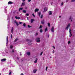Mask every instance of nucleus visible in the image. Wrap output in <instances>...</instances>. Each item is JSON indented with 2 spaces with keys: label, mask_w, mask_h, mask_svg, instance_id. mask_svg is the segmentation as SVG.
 <instances>
[{
  "label": "nucleus",
  "mask_w": 75,
  "mask_h": 75,
  "mask_svg": "<svg viewBox=\"0 0 75 75\" xmlns=\"http://www.w3.org/2000/svg\"><path fill=\"white\" fill-rule=\"evenodd\" d=\"M26 16H29V14H28V13H26Z\"/></svg>",
  "instance_id": "e433bc0d"
},
{
  "label": "nucleus",
  "mask_w": 75,
  "mask_h": 75,
  "mask_svg": "<svg viewBox=\"0 0 75 75\" xmlns=\"http://www.w3.org/2000/svg\"><path fill=\"white\" fill-rule=\"evenodd\" d=\"M54 27L53 26H52V29H51V31L52 32V33H54Z\"/></svg>",
  "instance_id": "39448f33"
},
{
  "label": "nucleus",
  "mask_w": 75,
  "mask_h": 75,
  "mask_svg": "<svg viewBox=\"0 0 75 75\" xmlns=\"http://www.w3.org/2000/svg\"><path fill=\"white\" fill-rule=\"evenodd\" d=\"M64 4V3H63V2H62V3H61V5L62 6H63V4Z\"/></svg>",
  "instance_id": "a19ab883"
},
{
  "label": "nucleus",
  "mask_w": 75,
  "mask_h": 75,
  "mask_svg": "<svg viewBox=\"0 0 75 75\" xmlns=\"http://www.w3.org/2000/svg\"><path fill=\"white\" fill-rule=\"evenodd\" d=\"M47 24L48 27H50V23H48Z\"/></svg>",
  "instance_id": "a878e982"
},
{
  "label": "nucleus",
  "mask_w": 75,
  "mask_h": 75,
  "mask_svg": "<svg viewBox=\"0 0 75 75\" xmlns=\"http://www.w3.org/2000/svg\"><path fill=\"white\" fill-rule=\"evenodd\" d=\"M52 47H53V48H54V49H55V47L54 46H52Z\"/></svg>",
  "instance_id": "4d7b16f0"
},
{
  "label": "nucleus",
  "mask_w": 75,
  "mask_h": 75,
  "mask_svg": "<svg viewBox=\"0 0 75 75\" xmlns=\"http://www.w3.org/2000/svg\"><path fill=\"white\" fill-rule=\"evenodd\" d=\"M14 23L16 24L17 26H18V25H19V24H18V22L16 21H14Z\"/></svg>",
  "instance_id": "423d86ee"
},
{
  "label": "nucleus",
  "mask_w": 75,
  "mask_h": 75,
  "mask_svg": "<svg viewBox=\"0 0 75 75\" xmlns=\"http://www.w3.org/2000/svg\"><path fill=\"white\" fill-rule=\"evenodd\" d=\"M31 1V0H28V1L29 2H30V1Z\"/></svg>",
  "instance_id": "79ce46f5"
},
{
  "label": "nucleus",
  "mask_w": 75,
  "mask_h": 75,
  "mask_svg": "<svg viewBox=\"0 0 75 75\" xmlns=\"http://www.w3.org/2000/svg\"><path fill=\"white\" fill-rule=\"evenodd\" d=\"M15 18H16V19H18V20H20V17H17V16H15Z\"/></svg>",
  "instance_id": "4468645a"
},
{
  "label": "nucleus",
  "mask_w": 75,
  "mask_h": 75,
  "mask_svg": "<svg viewBox=\"0 0 75 75\" xmlns=\"http://www.w3.org/2000/svg\"><path fill=\"white\" fill-rule=\"evenodd\" d=\"M24 2L25 1V0H22Z\"/></svg>",
  "instance_id": "864d4df0"
},
{
  "label": "nucleus",
  "mask_w": 75,
  "mask_h": 75,
  "mask_svg": "<svg viewBox=\"0 0 75 75\" xmlns=\"http://www.w3.org/2000/svg\"><path fill=\"white\" fill-rule=\"evenodd\" d=\"M38 35V33H36V34L35 35Z\"/></svg>",
  "instance_id": "3c124183"
},
{
  "label": "nucleus",
  "mask_w": 75,
  "mask_h": 75,
  "mask_svg": "<svg viewBox=\"0 0 75 75\" xmlns=\"http://www.w3.org/2000/svg\"><path fill=\"white\" fill-rule=\"evenodd\" d=\"M27 20H28V17L27 18Z\"/></svg>",
  "instance_id": "69168bd1"
},
{
  "label": "nucleus",
  "mask_w": 75,
  "mask_h": 75,
  "mask_svg": "<svg viewBox=\"0 0 75 75\" xmlns=\"http://www.w3.org/2000/svg\"><path fill=\"white\" fill-rule=\"evenodd\" d=\"M17 59H18V60L19 59V58H18V57H17Z\"/></svg>",
  "instance_id": "6e6d98bb"
},
{
  "label": "nucleus",
  "mask_w": 75,
  "mask_h": 75,
  "mask_svg": "<svg viewBox=\"0 0 75 75\" xmlns=\"http://www.w3.org/2000/svg\"><path fill=\"white\" fill-rule=\"evenodd\" d=\"M8 36H7L6 37V41H8Z\"/></svg>",
  "instance_id": "c85d7f7f"
},
{
  "label": "nucleus",
  "mask_w": 75,
  "mask_h": 75,
  "mask_svg": "<svg viewBox=\"0 0 75 75\" xmlns=\"http://www.w3.org/2000/svg\"><path fill=\"white\" fill-rule=\"evenodd\" d=\"M69 20H71V21H72V17H71V16H70V18H69Z\"/></svg>",
  "instance_id": "b1692460"
},
{
  "label": "nucleus",
  "mask_w": 75,
  "mask_h": 75,
  "mask_svg": "<svg viewBox=\"0 0 75 75\" xmlns=\"http://www.w3.org/2000/svg\"><path fill=\"white\" fill-rule=\"evenodd\" d=\"M26 54H27V55H28V56L30 55V54H31V53L29 52H27Z\"/></svg>",
  "instance_id": "f8f14e48"
},
{
  "label": "nucleus",
  "mask_w": 75,
  "mask_h": 75,
  "mask_svg": "<svg viewBox=\"0 0 75 75\" xmlns=\"http://www.w3.org/2000/svg\"><path fill=\"white\" fill-rule=\"evenodd\" d=\"M40 33H42V29H41L40 30Z\"/></svg>",
  "instance_id": "cd10ccee"
},
{
  "label": "nucleus",
  "mask_w": 75,
  "mask_h": 75,
  "mask_svg": "<svg viewBox=\"0 0 75 75\" xmlns=\"http://www.w3.org/2000/svg\"><path fill=\"white\" fill-rule=\"evenodd\" d=\"M7 59H1V61L2 62H4V61H6V60Z\"/></svg>",
  "instance_id": "0eeeda50"
},
{
  "label": "nucleus",
  "mask_w": 75,
  "mask_h": 75,
  "mask_svg": "<svg viewBox=\"0 0 75 75\" xmlns=\"http://www.w3.org/2000/svg\"><path fill=\"white\" fill-rule=\"evenodd\" d=\"M70 35H71V34H70Z\"/></svg>",
  "instance_id": "774afa93"
},
{
  "label": "nucleus",
  "mask_w": 75,
  "mask_h": 75,
  "mask_svg": "<svg viewBox=\"0 0 75 75\" xmlns=\"http://www.w3.org/2000/svg\"><path fill=\"white\" fill-rule=\"evenodd\" d=\"M59 18H61V16H59Z\"/></svg>",
  "instance_id": "bf43d9fd"
},
{
  "label": "nucleus",
  "mask_w": 75,
  "mask_h": 75,
  "mask_svg": "<svg viewBox=\"0 0 75 75\" xmlns=\"http://www.w3.org/2000/svg\"><path fill=\"white\" fill-rule=\"evenodd\" d=\"M23 13H25L26 12V10H23Z\"/></svg>",
  "instance_id": "4be33fe9"
},
{
  "label": "nucleus",
  "mask_w": 75,
  "mask_h": 75,
  "mask_svg": "<svg viewBox=\"0 0 75 75\" xmlns=\"http://www.w3.org/2000/svg\"><path fill=\"white\" fill-rule=\"evenodd\" d=\"M6 54H8V53L7 52H6Z\"/></svg>",
  "instance_id": "0e129e2a"
},
{
  "label": "nucleus",
  "mask_w": 75,
  "mask_h": 75,
  "mask_svg": "<svg viewBox=\"0 0 75 75\" xmlns=\"http://www.w3.org/2000/svg\"><path fill=\"white\" fill-rule=\"evenodd\" d=\"M37 70L36 69L33 70V73H35L37 72Z\"/></svg>",
  "instance_id": "a211bd4d"
},
{
  "label": "nucleus",
  "mask_w": 75,
  "mask_h": 75,
  "mask_svg": "<svg viewBox=\"0 0 75 75\" xmlns=\"http://www.w3.org/2000/svg\"><path fill=\"white\" fill-rule=\"evenodd\" d=\"M48 13L49 15H52V11H49L48 12Z\"/></svg>",
  "instance_id": "9d476101"
},
{
  "label": "nucleus",
  "mask_w": 75,
  "mask_h": 75,
  "mask_svg": "<svg viewBox=\"0 0 75 75\" xmlns=\"http://www.w3.org/2000/svg\"><path fill=\"white\" fill-rule=\"evenodd\" d=\"M70 25H71V24H70V23H69L67 27L66 28V29L67 30H68V28H69V27H70Z\"/></svg>",
  "instance_id": "7ed1b4c3"
},
{
  "label": "nucleus",
  "mask_w": 75,
  "mask_h": 75,
  "mask_svg": "<svg viewBox=\"0 0 75 75\" xmlns=\"http://www.w3.org/2000/svg\"><path fill=\"white\" fill-rule=\"evenodd\" d=\"M42 53H43V52H42L40 54V55H42Z\"/></svg>",
  "instance_id": "c9c22d12"
},
{
  "label": "nucleus",
  "mask_w": 75,
  "mask_h": 75,
  "mask_svg": "<svg viewBox=\"0 0 75 75\" xmlns=\"http://www.w3.org/2000/svg\"><path fill=\"white\" fill-rule=\"evenodd\" d=\"M11 74V71H10L9 73V75H10Z\"/></svg>",
  "instance_id": "4c0bfd02"
},
{
  "label": "nucleus",
  "mask_w": 75,
  "mask_h": 75,
  "mask_svg": "<svg viewBox=\"0 0 75 75\" xmlns=\"http://www.w3.org/2000/svg\"><path fill=\"white\" fill-rule=\"evenodd\" d=\"M18 38H17L15 40H14V42H16V41H18Z\"/></svg>",
  "instance_id": "412c9836"
},
{
  "label": "nucleus",
  "mask_w": 75,
  "mask_h": 75,
  "mask_svg": "<svg viewBox=\"0 0 75 75\" xmlns=\"http://www.w3.org/2000/svg\"><path fill=\"white\" fill-rule=\"evenodd\" d=\"M48 38H49V37H50V35H48Z\"/></svg>",
  "instance_id": "680f3d73"
},
{
  "label": "nucleus",
  "mask_w": 75,
  "mask_h": 75,
  "mask_svg": "<svg viewBox=\"0 0 75 75\" xmlns=\"http://www.w3.org/2000/svg\"><path fill=\"white\" fill-rule=\"evenodd\" d=\"M41 28H42V25H40V27H39V29H41Z\"/></svg>",
  "instance_id": "7c9ffc66"
},
{
  "label": "nucleus",
  "mask_w": 75,
  "mask_h": 75,
  "mask_svg": "<svg viewBox=\"0 0 75 75\" xmlns=\"http://www.w3.org/2000/svg\"><path fill=\"white\" fill-rule=\"evenodd\" d=\"M32 15H33V16L34 17H35V15L34 14V13H33L32 14Z\"/></svg>",
  "instance_id": "a18cd8bd"
},
{
  "label": "nucleus",
  "mask_w": 75,
  "mask_h": 75,
  "mask_svg": "<svg viewBox=\"0 0 75 75\" xmlns=\"http://www.w3.org/2000/svg\"><path fill=\"white\" fill-rule=\"evenodd\" d=\"M30 21L31 23H33V21H34V19H31Z\"/></svg>",
  "instance_id": "2eb2a0df"
},
{
  "label": "nucleus",
  "mask_w": 75,
  "mask_h": 75,
  "mask_svg": "<svg viewBox=\"0 0 75 75\" xmlns=\"http://www.w3.org/2000/svg\"><path fill=\"white\" fill-rule=\"evenodd\" d=\"M47 69H48V67H47L46 68V71H47Z\"/></svg>",
  "instance_id": "58836bf2"
},
{
  "label": "nucleus",
  "mask_w": 75,
  "mask_h": 75,
  "mask_svg": "<svg viewBox=\"0 0 75 75\" xmlns=\"http://www.w3.org/2000/svg\"><path fill=\"white\" fill-rule=\"evenodd\" d=\"M11 33L12 34H13V33H14V28L13 27H12L11 28Z\"/></svg>",
  "instance_id": "20e7f679"
},
{
  "label": "nucleus",
  "mask_w": 75,
  "mask_h": 75,
  "mask_svg": "<svg viewBox=\"0 0 75 75\" xmlns=\"http://www.w3.org/2000/svg\"><path fill=\"white\" fill-rule=\"evenodd\" d=\"M26 41H28V42H29L28 43V45H31V44H30V42H31L32 41H31V40H30L29 39H27Z\"/></svg>",
  "instance_id": "f257e3e1"
},
{
  "label": "nucleus",
  "mask_w": 75,
  "mask_h": 75,
  "mask_svg": "<svg viewBox=\"0 0 75 75\" xmlns=\"http://www.w3.org/2000/svg\"><path fill=\"white\" fill-rule=\"evenodd\" d=\"M38 60V59H37V58H36L35 60V61H34L35 63H37V62Z\"/></svg>",
  "instance_id": "aec40b11"
},
{
  "label": "nucleus",
  "mask_w": 75,
  "mask_h": 75,
  "mask_svg": "<svg viewBox=\"0 0 75 75\" xmlns=\"http://www.w3.org/2000/svg\"><path fill=\"white\" fill-rule=\"evenodd\" d=\"M38 14L39 16H40L41 15V12L40 11L39 12H38Z\"/></svg>",
  "instance_id": "6ab92c4d"
},
{
  "label": "nucleus",
  "mask_w": 75,
  "mask_h": 75,
  "mask_svg": "<svg viewBox=\"0 0 75 75\" xmlns=\"http://www.w3.org/2000/svg\"><path fill=\"white\" fill-rule=\"evenodd\" d=\"M22 22H19V24H22Z\"/></svg>",
  "instance_id": "37998d69"
},
{
  "label": "nucleus",
  "mask_w": 75,
  "mask_h": 75,
  "mask_svg": "<svg viewBox=\"0 0 75 75\" xmlns=\"http://www.w3.org/2000/svg\"><path fill=\"white\" fill-rule=\"evenodd\" d=\"M48 10V9L47 8H45L44 9V12H45L46 11H47Z\"/></svg>",
  "instance_id": "6e6552de"
},
{
  "label": "nucleus",
  "mask_w": 75,
  "mask_h": 75,
  "mask_svg": "<svg viewBox=\"0 0 75 75\" xmlns=\"http://www.w3.org/2000/svg\"><path fill=\"white\" fill-rule=\"evenodd\" d=\"M8 43V41H6V45Z\"/></svg>",
  "instance_id": "5fc2aeb1"
},
{
  "label": "nucleus",
  "mask_w": 75,
  "mask_h": 75,
  "mask_svg": "<svg viewBox=\"0 0 75 75\" xmlns=\"http://www.w3.org/2000/svg\"><path fill=\"white\" fill-rule=\"evenodd\" d=\"M75 1V0H72L71 1V2H74Z\"/></svg>",
  "instance_id": "f704fd0d"
},
{
  "label": "nucleus",
  "mask_w": 75,
  "mask_h": 75,
  "mask_svg": "<svg viewBox=\"0 0 75 75\" xmlns=\"http://www.w3.org/2000/svg\"><path fill=\"white\" fill-rule=\"evenodd\" d=\"M48 31V29H47V28H46L45 29V32H46Z\"/></svg>",
  "instance_id": "5701e85b"
},
{
  "label": "nucleus",
  "mask_w": 75,
  "mask_h": 75,
  "mask_svg": "<svg viewBox=\"0 0 75 75\" xmlns=\"http://www.w3.org/2000/svg\"><path fill=\"white\" fill-rule=\"evenodd\" d=\"M45 23V22L44 21V20H43L41 21V23L42 24H44V23Z\"/></svg>",
  "instance_id": "1a4fd4ad"
},
{
  "label": "nucleus",
  "mask_w": 75,
  "mask_h": 75,
  "mask_svg": "<svg viewBox=\"0 0 75 75\" xmlns=\"http://www.w3.org/2000/svg\"><path fill=\"white\" fill-rule=\"evenodd\" d=\"M71 28L70 27V28H69V33H70V35H71V34H72V33L71 32Z\"/></svg>",
  "instance_id": "f3484780"
},
{
  "label": "nucleus",
  "mask_w": 75,
  "mask_h": 75,
  "mask_svg": "<svg viewBox=\"0 0 75 75\" xmlns=\"http://www.w3.org/2000/svg\"><path fill=\"white\" fill-rule=\"evenodd\" d=\"M20 55H22V54H21V52H20Z\"/></svg>",
  "instance_id": "603ef678"
},
{
  "label": "nucleus",
  "mask_w": 75,
  "mask_h": 75,
  "mask_svg": "<svg viewBox=\"0 0 75 75\" xmlns=\"http://www.w3.org/2000/svg\"><path fill=\"white\" fill-rule=\"evenodd\" d=\"M10 48H11V49L12 48H13V46H10Z\"/></svg>",
  "instance_id": "ea45409f"
},
{
  "label": "nucleus",
  "mask_w": 75,
  "mask_h": 75,
  "mask_svg": "<svg viewBox=\"0 0 75 75\" xmlns=\"http://www.w3.org/2000/svg\"><path fill=\"white\" fill-rule=\"evenodd\" d=\"M53 52V53H54V52H55V51H54V50H53V52Z\"/></svg>",
  "instance_id": "8fccbe9b"
},
{
  "label": "nucleus",
  "mask_w": 75,
  "mask_h": 75,
  "mask_svg": "<svg viewBox=\"0 0 75 75\" xmlns=\"http://www.w3.org/2000/svg\"><path fill=\"white\" fill-rule=\"evenodd\" d=\"M13 3L11 1H9V2H8V4H11Z\"/></svg>",
  "instance_id": "dca6fc26"
},
{
  "label": "nucleus",
  "mask_w": 75,
  "mask_h": 75,
  "mask_svg": "<svg viewBox=\"0 0 75 75\" xmlns=\"http://www.w3.org/2000/svg\"><path fill=\"white\" fill-rule=\"evenodd\" d=\"M21 75H24V74H23V73H21Z\"/></svg>",
  "instance_id": "09e8293b"
},
{
  "label": "nucleus",
  "mask_w": 75,
  "mask_h": 75,
  "mask_svg": "<svg viewBox=\"0 0 75 75\" xmlns=\"http://www.w3.org/2000/svg\"><path fill=\"white\" fill-rule=\"evenodd\" d=\"M23 8H20L19 10V11H20V10H23Z\"/></svg>",
  "instance_id": "393cba45"
},
{
  "label": "nucleus",
  "mask_w": 75,
  "mask_h": 75,
  "mask_svg": "<svg viewBox=\"0 0 75 75\" xmlns=\"http://www.w3.org/2000/svg\"><path fill=\"white\" fill-rule=\"evenodd\" d=\"M52 4H53V3H52H52H51V4L52 5Z\"/></svg>",
  "instance_id": "e2e57ef3"
},
{
  "label": "nucleus",
  "mask_w": 75,
  "mask_h": 75,
  "mask_svg": "<svg viewBox=\"0 0 75 75\" xmlns=\"http://www.w3.org/2000/svg\"><path fill=\"white\" fill-rule=\"evenodd\" d=\"M12 52H14V50H13Z\"/></svg>",
  "instance_id": "13d9d810"
},
{
  "label": "nucleus",
  "mask_w": 75,
  "mask_h": 75,
  "mask_svg": "<svg viewBox=\"0 0 75 75\" xmlns=\"http://www.w3.org/2000/svg\"><path fill=\"white\" fill-rule=\"evenodd\" d=\"M4 9H5V13H7V11H6V8H5Z\"/></svg>",
  "instance_id": "c756f323"
},
{
  "label": "nucleus",
  "mask_w": 75,
  "mask_h": 75,
  "mask_svg": "<svg viewBox=\"0 0 75 75\" xmlns=\"http://www.w3.org/2000/svg\"><path fill=\"white\" fill-rule=\"evenodd\" d=\"M23 26L25 27L26 25L25 24V23H24L23 24Z\"/></svg>",
  "instance_id": "bb28decb"
},
{
  "label": "nucleus",
  "mask_w": 75,
  "mask_h": 75,
  "mask_svg": "<svg viewBox=\"0 0 75 75\" xmlns=\"http://www.w3.org/2000/svg\"><path fill=\"white\" fill-rule=\"evenodd\" d=\"M0 75H1V74H0Z\"/></svg>",
  "instance_id": "338daca9"
},
{
  "label": "nucleus",
  "mask_w": 75,
  "mask_h": 75,
  "mask_svg": "<svg viewBox=\"0 0 75 75\" xmlns=\"http://www.w3.org/2000/svg\"><path fill=\"white\" fill-rule=\"evenodd\" d=\"M72 36V34H71V35H69V37H71V36Z\"/></svg>",
  "instance_id": "c03bdc74"
},
{
  "label": "nucleus",
  "mask_w": 75,
  "mask_h": 75,
  "mask_svg": "<svg viewBox=\"0 0 75 75\" xmlns=\"http://www.w3.org/2000/svg\"><path fill=\"white\" fill-rule=\"evenodd\" d=\"M40 38H36V42H40Z\"/></svg>",
  "instance_id": "f03ea898"
},
{
  "label": "nucleus",
  "mask_w": 75,
  "mask_h": 75,
  "mask_svg": "<svg viewBox=\"0 0 75 75\" xmlns=\"http://www.w3.org/2000/svg\"><path fill=\"white\" fill-rule=\"evenodd\" d=\"M25 5V3L23 2L22 3V4L21 5V7H22V6H24Z\"/></svg>",
  "instance_id": "ddd939ff"
},
{
  "label": "nucleus",
  "mask_w": 75,
  "mask_h": 75,
  "mask_svg": "<svg viewBox=\"0 0 75 75\" xmlns=\"http://www.w3.org/2000/svg\"><path fill=\"white\" fill-rule=\"evenodd\" d=\"M28 28H30V27H31V26H30V25H28Z\"/></svg>",
  "instance_id": "2f4dec72"
},
{
  "label": "nucleus",
  "mask_w": 75,
  "mask_h": 75,
  "mask_svg": "<svg viewBox=\"0 0 75 75\" xmlns=\"http://www.w3.org/2000/svg\"><path fill=\"white\" fill-rule=\"evenodd\" d=\"M39 11V9L38 8H36L35 10V13H37V11Z\"/></svg>",
  "instance_id": "9b49d317"
},
{
  "label": "nucleus",
  "mask_w": 75,
  "mask_h": 75,
  "mask_svg": "<svg viewBox=\"0 0 75 75\" xmlns=\"http://www.w3.org/2000/svg\"><path fill=\"white\" fill-rule=\"evenodd\" d=\"M11 38H13V35H12V34H11Z\"/></svg>",
  "instance_id": "72a5a7b5"
},
{
  "label": "nucleus",
  "mask_w": 75,
  "mask_h": 75,
  "mask_svg": "<svg viewBox=\"0 0 75 75\" xmlns=\"http://www.w3.org/2000/svg\"><path fill=\"white\" fill-rule=\"evenodd\" d=\"M71 42L69 41L68 42V44H70Z\"/></svg>",
  "instance_id": "49530a36"
},
{
  "label": "nucleus",
  "mask_w": 75,
  "mask_h": 75,
  "mask_svg": "<svg viewBox=\"0 0 75 75\" xmlns=\"http://www.w3.org/2000/svg\"><path fill=\"white\" fill-rule=\"evenodd\" d=\"M43 17V15H42L40 17L41 18H42Z\"/></svg>",
  "instance_id": "473e14b6"
},
{
  "label": "nucleus",
  "mask_w": 75,
  "mask_h": 75,
  "mask_svg": "<svg viewBox=\"0 0 75 75\" xmlns=\"http://www.w3.org/2000/svg\"><path fill=\"white\" fill-rule=\"evenodd\" d=\"M69 1L68 0H66V3H67V2H68Z\"/></svg>",
  "instance_id": "de8ad7c7"
},
{
  "label": "nucleus",
  "mask_w": 75,
  "mask_h": 75,
  "mask_svg": "<svg viewBox=\"0 0 75 75\" xmlns=\"http://www.w3.org/2000/svg\"><path fill=\"white\" fill-rule=\"evenodd\" d=\"M27 7H26L25 8V9H27Z\"/></svg>",
  "instance_id": "052dcab7"
}]
</instances>
